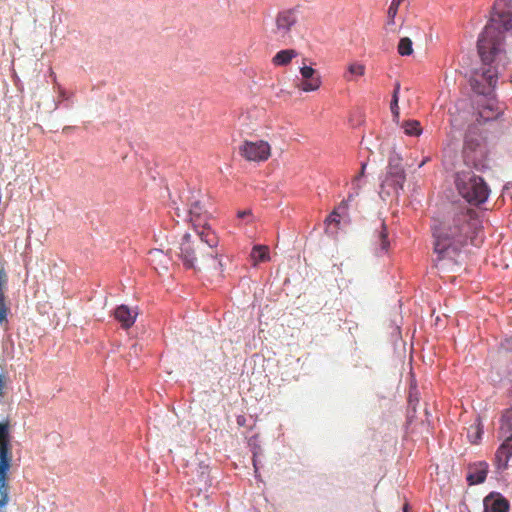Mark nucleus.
<instances>
[{"label": "nucleus", "instance_id": "3", "mask_svg": "<svg viewBox=\"0 0 512 512\" xmlns=\"http://www.w3.org/2000/svg\"><path fill=\"white\" fill-rule=\"evenodd\" d=\"M219 237L212 229L185 233L169 248L171 254L187 269L221 271L218 251Z\"/></svg>", "mask_w": 512, "mask_h": 512}, {"label": "nucleus", "instance_id": "16", "mask_svg": "<svg viewBox=\"0 0 512 512\" xmlns=\"http://www.w3.org/2000/svg\"><path fill=\"white\" fill-rule=\"evenodd\" d=\"M365 65L359 62H352L348 65L343 78L348 82L356 81L365 74Z\"/></svg>", "mask_w": 512, "mask_h": 512}, {"label": "nucleus", "instance_id": "17", "mask_svg": "<svg viewBox=\"0 0 512 512\" xmlns=\"http://www.w3.org/2000/svg\"><path fill=\"white\" fill-rule=\"evenodd\" d=\"M298 53L294 49H285L277 52L272 58V63L275 66H286L293 58L297 57Z\"/></svg>", "mask_w": 512, "mask_h": 512}, {"label": "nucleus", "instance_id": "12", "mask_svg": "<svg viewBox=\"0 0 512 512\" xmlns=\"http://www.w3.org/2000/svg\"><path fill=\"white\" fill-rule=\"evenodd\" d=\"M512 456V435L505 437L504 442L498 448L495 459L498 469H505Z\"/></svg>", "mask_w": 512, "mask_h": 512}, {"label": "nucleus", "instance_id": "19", "mask_svg": "<svg viewBox=\"0 0 512 512\" xmlns=\"http://www.w3.org/2000/svg\"><path fill=\"white\" fill-rule=\"evenodd\" d=\"M487 477V465L480 464V467L477 468L474 472H471L467 475V481L470 485L480 484L485 481Z\"/></svg>", "mask_w": 512, "mask_h": 512}, {"label": "nucleus", "instance_id": "28", "mask_svg": "<svg viewBox=\"0 0 512 512\" xmlns=\"http://www.w3.org/2000/svg\"><path fill=\"white\" fill-rule=\"evenodd\" d=\"M341 217L338 215V212H335L334 210L332 213L327 217L326 222L328 225L334 223L335 225H338L340 223Z\"/></svg>", "mask_w": 512, "mask_h": 512}, {"label": "nucleus", "instance_id": "7", "mask_svg": "<svg viewBox=\"0 0 512 512\" xmlns=\"http://www.w3.org/2000/svg\"><path fill=\"white\" fill-rule=\"evenodd\" d=\"M239 153L247 161L263 162L270 157L271 147L264 140L255 142L246 140L239 146Z\"/></svg>", "mask_w": 512, "mask_h": 512}, {"label": "nucleus", "instance_id": "4", "mask_svg": "<svg viewBox=\"0 0 512 512\" xmlns=\"http://www.w3.org/2000/svg\"><path fill=\"white\" fill-rule=\"evenodd\" d=\"M12 436L8 421L0 422V512H6L9 503V475L13 465Z\"/></svg>", "mask_w": 512, "mask_h": 512}, {"label": "nucleus", "instance_id": "14", "mask_svg": "<svg viewBox=\"0 0 512 512\" xmlns=\"http://www.w3.org/2000/svg\"><path fill=\"white\" fill-rule=\"evenodd\" d=\"M509 502L501 495L490 494L484 499V512H508Z\"/></svg>", "mask_w": 512, "mask_h": 512}, {"label": "nucleus", "instance_id": "18", "mask_svg": "<svg viewBox=\"0 0 512 512\" xmlns=\"http://www.w3.org/2000/svg\"><path fill=\"white\" fill-rule=\"evenodd\" d=\"M500 422V433L502 437L512 435V408L505 410Z\"/></svg>", "mask_w": 512, "mask_h": 512}, {"label": "nucleus", "instance_id": "5", "mask_svg": "<svg viewBox=\"0 0 512 512\" xmlns=\"http://www.w3.org/2000/svg\"><path fill=\"white\" fill-rule=\"evenodd\" d=\"M459 194L470 204L478 206L484 203L490 190L483 178L473 172H459L455 179Z\"/></svg>", "mask_w": 512, "mask_h": 512}, {"label": "nucleus", "instance_id": "32", "mask_svg": "<svg viewBox=\"0 0 512 512\" xmlns=\"http://www.w3.org/2000/svg\"><path fill=\"white\" fill-rule=\"evenodd\" d=\"M365 169H366V163H363L361 166V171H360L359 175L355 177V180H358L360 177H362L364 175Z\"/></svg>", "mask_w": 512, "mask_h": 512}, {"label": "nucleus", "instance_id": "22", "mask_svg": "<svg viewBox=\"0 0 512 512\" xmlns=\"http://www.w3.org/2000/svg\"><path fill=\"white\" fill-rule=\"evenodd\" d=\"M398 53L401 56H409L413 53L412 41L408 37L400 39L397 47Z\"/></svg>", "mask_w": 512, "mask_h": 512}, {"label": "nucleus", "instance_id": "6", "mask_svg": "<svg viewBox=\"0 0 512 512\" xmlns=\"http://www.w3.org/2000/svg\"><path fill=\"white\" fill-rule=\"evenodd\" d=\"M297 23V15L293 9L280 11L275 17L272 34L278 40L286 42L291 39L292 28Z\"/></svg>", "mask_w": 512, "mask_h": 512}, {"label": "nucleus", "instance_id": "25", "mask_svg": "<svg viewBox=\"0 0 512 512\" xmlns=\"http://www.w3.org/2000/svg\"><path fill=\"white\" fill-rule=\"evenodd\" d=\"M199 469L198 480L196 482L202 484L204 487L210 486L211 480L208 466H200Z\"/></svg>", "mask_w": 512, "mask_h": 512}, {"label": "nucleus", "instance_id": "13", "mask_svg": "<svg viewBox=\"0 0 512 512\" xmlns=\"http://www.w3.org/2000/svg\"><path fill=\"white\" fill-rule=\"evenodd\" d=\"M138 313L127 305H120L115 309L114 316L125 329L130 328L136 320Z\"/></svg>", "mask_w": 512, "mask_h": 512}, {"label": "nucleus", "instance_id": "30", "mask_svg": "<svg viewBox=\"0 0 512 512\" xmlns=\"http://www.w3.org/2000/svg\"><path fill=\"white\" fill-rule=\"evenodd\" d=\"M6 386V376L0 374V397L4 395V388Z\"/></svg>", "mask_w": 512, "mask_h": 512}, {"label": "nucleus", "instance_id": "31", "mask_svg": "<svg viewBox=\"0 0 512 512\" xmlns=\"http://www.w3.org/2000/svg\"><path fill=\"white\" fill-rule=\"evenodd\" d=\"M251 215H252L251 210H243V211H239L237 213L238 218H241V219L249 218V217H251Z\"/></svg>", "mask_w": 512, "mask_h": 512}, {"label": "nucleus", "instance_id": "26", "mask_svg": "<svg viewBox=\"0 0 512 512\" xmlns=\"http://www.w3.org/2000/svg\"><path fill=\"white\" fill-rule=\"evenodd\" d=\"M402 2H403V0H392L391 1V4H390V6L388 8V12H387L389 23H391V24L394 23V18L397 15L399 6L401 5Z\"/></svg>", "mask_w": 512, "mask_h": 512}, {"label": "nucleus", "instance_id": "11", "mask_svg": "<svg viewBox=\"0 0 512 512\" xmlns=\"http://www.w3.org/2000/svg\"><path fill=\"white\" fill-rule=\"evenodd\" d=\"M8 283V274L3 266L0 265V326L8 323V314L10 308L7 303L5 290Z\"/></svg>", "mask_w": 512, "mask_h": 512}, {"label": "nucleus", "instance_id": "29", "mask_svg": "<svg viewBox=\"0 0 512 512\" xmlns=\"http://www.w3.org/2000/svg\"><path fill=\"white\" fill-rule=\"evenodd\" d=\"M471 429H474L475 430V433H474V436H471L469 434V437H473V439L471 440L472 443H477V441L481 438V434H482V431L479 427V425H476L475 427H471Z\"/></svg>", "mask_w": 512, "mask_h": 512}, {"label": "nucleus", "instance_id": "1", "mask_svg": "<svg viewBox=\"0 0 512 512\" xmlns=\"http://www.w3.org/2000/svg\"><path fill=\"white\" fill-rule=\"evenodd\" d=\"M512 29V0H496L490 19L480 34L477 48L482 66L470 78L474 92L489 95L495 88L499 68L507 63L504 33Z\"/></svg>", "mask_w": 512, "mask_h": 512}, {"label": "nucleus", "instance_id": "33", "mask_svg": "<svg viewBox=\"0 0 512 512\" xmlns=\"http://www.w3.org/2000/svg\"><path fill=\"white\" fill-rule=\"evenodd\" d=\"M492 117H494V115L486 116L485 118H486V119H489V118H492Z\"/></svg>", "mask_w": 512, "mask_h": 512}, {"label": "nucleus", "instance_id": "8", "mask_svg": "<svg viewBox=\"0 0 512 512\" xmlns=\"http://www.w3.org/2000/svg\"><path fill=\"white\" fill-rule=\"evenodd\" d=\"M406 180L405 171L398 157H391L388 163V170L385 179L381 184V188L390 187L393 192L398 193L402 190Z\"/></svg>", "mask_w": 512, "mask_h": 512}, {"label": "nucleus", "instance_id": "10", "mask_svg": "<svg viewBox=\"0 0 512 512\" xmlns=\"http://www.w3.org/2000/svg\"><path fill=\"white\" fill-rule=\"evenodd\" d=\"M302 80L297 87L304 92L316 91L322 84L321 76L317 74L316 70L310 66H303L300 68Z\"/></svg>", "mask_w": 512, "mask_h": 512}, {"label": "nucleus", "instance_id": "2", "mask_svg": "<svg viewBox=\"0 0 512 512\" xmlns=\"http://www.w3.org/2000/svg\"><path fill=\"white\" fill-rule=\"evenodd\" d=\"M481 225L477 212L471 208H461L448 214L432 227L434 237L435 265L445 268L457 263L461 248L470 239L476 245Z\"/></svg>", "mask_w": 512, "mask_h": 512}, {"label": "nucleus", "instance_id": "23", "mask_svg": "<svg viewBox=\"0 0 512 512\" xmlns=\"http://www.w3.org/2000/svg\"><path fill=\"white\" fill-rule=\"evenodd\" d=\"M403 128L404 132L409 136H418L422 132L420 123L416 120L406 121Z\"/></svg>", "mask_w": 512, "mask_h": 512}, {"label": "nucleus", "instance_id": "15", "mask_svg": "<svg viewBox=\"0 0 512 512\" xmlns=\"http://www.w3.org/2000/svg\"><path fill=\"white\" fill-rule=\"evenodd\" d=\"M175 255L169 252V255L165 254L162 250L154 249L149 251V260L152 264L155 265V269L160 267L163 270L168 269V263L171 260H174Z\"/></svg>", "mask_w": 512, "mask_h": 512}, {"label": "nucleus", "instance_id": "27", "mask_svg": "<svg viewBox=\"0 0 512 512\" xmlns=\"http://www.w3.org/2000/svg\"><path fill=\"white\" fill-rule=\"evenodd\" d=\"M347 210H348V204L347 202L345 201H342L335 209L334 211L335 212H338V215L343 218L344 216L347 215Z\"/></svg>", "mask_w": 512, "mask_h": 512}, {"label": "nucleus", "instance_id": "9", "mask_svg": "<svg viewBox=\"0 0 512 512\" xmlns=\"http://www.w3.org/2000/svg\"><path fill=\"white\" fill-rule=\"evenodd\" d=\"M189 201V221L195 229V232L204 229H211L208 224L210 215L204 208L201 200L197 196L193 195Z\"/></svg>", "mask_w": 512, "mask_h": 512}, {"label": "nucleus", "instance_id": "24", "mask_svg": "<svg viewBox=\"0 0 512 512\" xmlns=\"http://www.w3.org/2000/svg\"><path fill=\"white\" fill-rule=\"evenodd\" d=\"M399 91H400V85L396 84L395 89L393 91L392 101H391V105H390L391 112L393 114L394 119H396V120L399 119V106H398Z\"/></svg>", "mask_w": 512, "mask_h": 512}, {"label": "nucleus", "instance_id": "20", "mask_svg": "<svg viewBox=\"0 0 512 512\" xmlns=\"http://www.w3.org/2000/svg\"><path fill=\"white\" fill-rule=\"evenodd\" d=\"M251 258L254 261V265L258 262L269 260V248L264 245H255L251 251Z\"/></svg>", "mask_w": 512, "mask_h": 512}, {"label": "nucleus", "instance_id": "21", "mask_svg": "<svg viewBox=\"0 0 512 512\" xmlns=\"http://www.w3.org/2000/svg\"><path fill=\"white\" fill-rule=\"evenodd\" d=\"M387 227L384 222H381L379 230H377L376 243L380 245L382 252H386L389 247V241L387 239Z\"/></svg>", "mask_w": 512, "mask_h": 512}]
</instances>
